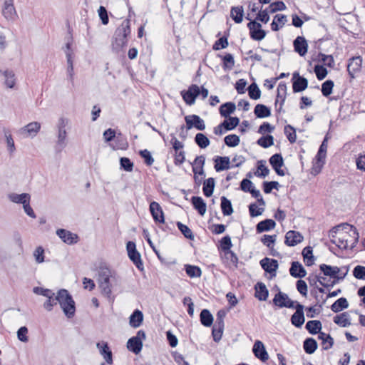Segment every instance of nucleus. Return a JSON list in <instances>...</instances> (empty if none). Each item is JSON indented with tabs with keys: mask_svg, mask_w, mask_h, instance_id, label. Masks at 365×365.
<instances>
[{
	"mask_svg": "<svg viewBox=\"0 0 365 365\" xmlns=\"http://www.w3.org/2000/svg\"><path fill=\"white\" fill-rule=\"evenodd\" d=\"M130 21L128 19H125L115 29L113 36L111 46L113 51H119L124 46H127V38L130 34Z\"/></svg>",
	"mask_w": 365,
	"mask_h": 365,
	"instance_id": "1",
	"label": "nucleus"
},
{
	"mask_svg": "<svg viewBox=\"0 0 365 365\" xmlns=\"http://www.w3.org/2000/svg\"><path fill=\"white\" fill-rule=\"evenodd\" d=\"M57 303L60 304L68 318H73L76 313L75 302L67 289H61L56 294Z\"/></svg>",
	"mask_w": 365,
	"mask_h": 365,
	"instance_id": "2",
	"label": "nucleus"
},
{
	"mask_svg": "<svg viewBox=\"0 0 365 365\" xmlns=\"http://www.w3.org/2000/svg\"><path fill=\"white\" fill-rule=\"evenodd\" d=\"M68 124V120L63 117H61L58 119L56 125L58 133H57V141L55 146L56 153H61L63 149L66 146V137L67 131L66 126Z\"/></svg>",
	"mask_w": 365,
	"mask_h": 365,
	"instance_id": "3",
	"label": "nucleus"
},
{
	"mask_svg": "<svg viewBox=\"0 0 365 365\" xmlns=\"http://www.w3.org/2000/svg\"><path fill=\"white\" fill-rule=\"evenodd\" d=\"M146 335L143 330L138 331L135 336H132L127 341V349L135 354H138L143 349V340Z\"/></svg>",
	"mask_w": 365,
	"mask_h": 365,
	"instance_id": "4",
	"label": "nucleus"
},
{
	"mask_svg": "<svg viewBox=\"0 0 365 365\" xmlns=\"http://www.w3.org/2000/svg\"><path fill=\"white\" fill-rule=\"evenodd\" d=\"M128 256L130 261L135 265L140 271H143L144 267L141 259V255L136 249V245L133 241H128L126 244Z\"/></svg>",
	"mask_w": 365,
	"mask_h": 365,
	"instance_id": "5",
	"label": "nucleus"
},
{
	"mask_svg": "<svg viewBox=\"0 0 365 365\" xmlns=\"http://www.w3.org/2000/svg\"><path fill=\"white\" fill-rule=\"evenodd\" d=\"M311 295L316 299V304L314 306L306 307L307 317L309 318H314L315 315L320 314L322 310L323 305L325 304L327 297L324 298L321 296L322 302L318 299V294L315 289H311Z\"/></svg>",
	"mask_w": 365,
	"mask_h": 365,
	"instance_id": "6",
	"label": "nucleus"
},
{
	"mask_svg": "<svg viewBox=\"0 0 365 365\" xmlns=\"http://www.w3.org/2000/svg\"><path fill=\"white\" fill-rule=\"evenodd\" d=\"M247 26L250 31V36L252 40L259 41L265 38L266 31L262 29L261 24L256 20H250Z\"/></svg>",
	"mask_w": 365,
	"mask_h": 365,
	"instance_id": "7",
	"label": "nucleus"
},
{
	"mask_svg": "<svg viewBox=\"0 0 365 365\" xmlns=\"http://www.w3.org/2000/svg\"><path fill=\"white\" fill-rule=\"evenodd\" d=\"M327 136H326L319 148L318 150L317 154L315 157L316 163L313 167V170L317 173H319L324 164L325 163V158L327 155Z\"/></svg>",
	"mask_w": 365,
	"mask_h": 365,
	"instance_id": "8",
	"label": "nucleus"
},
{
	"mask_svg": "<svg viewBox=\"0 0 365 365\" xmlns=\"http://www.w3.org/2000/svg\"><path fill=\"white\" fill-rule=\"evenodd\" d=\"M296 302L291 299H289V296L279 291L275 295L274 297L272 299V303L279 307H286L289 309H294V306L296 305Z\"/></svg>",
	"mask_w": 365,
	"mask_h": 365,
	"instance_id": "9",
	"label": "nucleus"
},
{
	"mask_svg": "<svg viewBox=\"0 0 365 365\" xmlns=\"http://www.w3.org/2000/svg\"><path fill=\"white\" fill-rule=\"evenodd\" d=\"M180 94L186 104L191 106L195 103L196 98L200 95L199 86L192 84L187 90L182 91Z\"/></svg>",
	"mask_w": 365,
	"mask_h": 365,
	"instance_id": "10",
	"label": "nucleus"
},
{
	"mask_svg": "<svg viewBox=\"0 0 365 365\" xmlns=\"http://www.w3.org/2000/svg\"><path fill=\"white\" fill-rule=\"evenodd\" d=\"M319 270L324 274V276L329 277L337 280L343 279L347 273V271L343 274L342 276H339L340 272L339 267L336 266H331L326 264H322L319 265Z\"/></svg>",
	"mask_w": 365,
	"mask_h": 365,
	"instance_id": "11",
	"label": "nucleus"
},
{
	"mask_svg": "<svg viewBox=\"0 0 365 365\" xmlns=\"http://www.w3.org/2000/svg\"><path fill=\"white\" fill-rule=\"evenodd\" d=\"M294 309L296 312L291 317V323L292 325L297 328H300L305 322L304 314V305L299 302H296V305Z\"/></svg>",
	"mask_w": 365,
	"mask_h": 365,
	"instance_id": "12",
	"label": "nucleus"
},
{
	"mask_svg": "<svg viewBox=\"0 0 365 365\" xmlns=\"http://www.w3.org/2000/svg\"><path fill=\"white\" fill-rule=\"evenodd\" d=\"M56 233L64 243L69 245L76 244L79 240V237L77 234L73 233L66 229H58Z\"/></svg>",
	"mask_w": 365,
	"mask_h": 365,
	"instance_id": "13",
	"label": "nucleus"
},
{
	"mask_svg": "<svg viewBox=\"0 0 365 365\" xmlns=\"http://www.w3.org/2000/svg\"><path fill=\"white\" fill-rule=\"evenodd\" d=\"M186 123V128L190 130L195 128L199 130H204L205 129V124L204 120L197 115L192 114L185 117Z\"/></svg>",
	"mask_w": 365,
	"mask_h": 365,
	"instance_id": "14",
	"label": "nucleus"
},
{
	"mask_svg": "<svg viewBox=\"0 0 365 365\" xmlns=\"http://www.w3.org/2000/svg\"><path fill=\"white\" fill-rule=\"evenodd\" d=\"M292 89L294 93H299L304 91L308 86V81L301 76L298 72H294L292 78Z\"/></svg>",
	"mask_w": 365,
	"mask_h": 365,
	"instance_id": "15",
	"label": "nucleus"
},
{
	"mask_svg": "<svg viewBox=\"0 0 365 365\" xmlns=\"http://www.w3.org/2000/svg\"><path fill=\"white\" fill-rule=\"evenodd\" d=\"M99 280V287L101 289V293L109 299L114 300V297H112V284L111 281L116 280L115 274L113 277H108Z\"/></svg>",
	"mask_w": 365,
	"mask_h": 365,
	"instance_id": "16",
	"label": "nucleus"
},
{
	"mask_svg": "<svg viewBox=\"0 0 365 365\" xmlns=\"http://www.w3.org/2000/svg\"><path fill=\"white\" fill-rule=\"evenodd\" d=\"M41 129V123L36 121L29 123L26 125L21 128L19 133L24 138L34 137L37 135Z\"/></svg>",
	"mask_w": 365,
	"mask_h": 365,
	"instance_id": "17",
	"label": "nucleus"
},
{
	"mask_svg": "<svg viewBox=\"0 0 365 365\" xmlns=\"http://www.w3.org/2000/svg\"><path fill=\"white\" fill-rule=\"evenodd\" d=\"M259 264L266 272L270 274L271 277L276 276V271L279 267L277 259L264 257L260 260Z\"/></svg>",
	"mask_w": 365,
	"mask_h": 365,
	"instance_id": "18",
	"label": "nucleus"
},
{
	"mask_svg": "<svg viewBox=\"0 0 365 365\" xmlns=\"http://www.w3.org/2000/svg\"><path fill=\"white\" fill-rule=\"evenodd\" d=\"M272 169L279 176H284L285 173L281 168L284 165V159L280 153H275L269 160Z\"/></svg>",
	"mask_w": 365,
	"mask_h": 365,
	"instance_id": "19",
	"label": "nucleus"
},
{
	"mask_svg": "<svg viewBox=\"0 0 365 365\" xmlns=\"http://www.w3.org/2000/svg\"><path fill=\"white\" fill-rule=\"evenodd\" d=\"M362 58L361 56H354L349 58L347 64V71L351 78H354L355 73L359 72L361 68Z\"/></svg>",
	"mask_w": 365,
	"mask_h": 365,
	"instance_id": "20",
	"label": "nucleus"
},
{
	"mask_svg": "<svg viewBox=\"0 0 365 365\" xmlns=\"http://www.w3.org/2000/svg\"><path fill=\"white\" fill-rule=\"evenodd\" d=\"M150 212L155 222L164 223L165 217L163 211L158 202L153 201L150 204Z\"/></svg>",
	"mask_w": 365,
	"mask_h": 365,
	"instance_id": "21",
	"label": "nucleus"
},
{
	"mask_svg": "<svg viewBox=\"0 0 365 365\" xmlns=\"http://www.w3.org/2000/svg\"><path fill=\"white\" fill-rule=\"evenodd\" d=\"M304 237L300 232L295 230H289L285 235L284 243L289 247H294L302 242Z\"/></svg>",
	"mask_w": 365,
	"mask_h": 365,
	"instance_id": "22",
	"label": "nucleus"
},
{
	"mask_svg": "<svg viewBox=\"0 0 365 365\" xmlns=\"http://www.w3.org/2000/svg\"><path fill=\"white\" fill-rule=\"evenodd\" d=\"M100 354L103 356L104 359L108 364H113V354L108 346V344L105 341L98 342L96 344Z\"/></svg>",
	"mask_w": 365,
	"mask_h": 365,
	"instance_id": "23",
	"label": "nucleus"
},
{
	"mask_svg": "<svg viewBox=\"0 0 365 365\" xmlns=\"http://www.w3.org/2000/svg\"><path fill=\"white\" fill-rule=\"evenodd\" d=\"M293 46L294 51L301 56H304L307 53L308 44L304 37L297 36L293 41Z\"/></svg>",
	"mask_w": 365,
	"mask_h": 365,
	"instance_id": "24",
	"label": "nucleus"
},
{
	"mask_svg": "<svg viewBox=\"0 0 365 365\" xmlns=\"http://www.w3.org/2000/svg\"><path fill=\"white\" fill-rule=\"evenodd\" d=\"M252 351L255 354V356L263 362L266 361L269 358V355L265 349V347L263 343L260 341H255Z\"/></svg>",
	"mask_w": 365,
	"mask_h": 365,
	"instance_id": "25",
	"label": "nucleus"
},
{
	"mask_svg": "<svg viewBox=\"0 0 365 365\" xmlns=\"http://www.w3.org/2000/svg\"><path fill=\"white\" fill-rule=\"evenodd\" d=\"M289 273L291 276L294 278L302 279L307 274L306 269L304 268L302 264L297 262H292L289 268Z\"/></svg>",
	"mask_w": 365,
	"mask_h": 365,
	"instance_id": "26",
	"label": "nucleus"
},
{
	"mask_svg": "<svg viewBox=\"0 0 365 365\" xmlns=\"http://www.w3.org/2000/svg\"><path fill=\"white\" fill-rule=\"evenodd\" d=\"M2 14L8 20H12L16 16V11L13 4V0L4 1Z\"/></svg>",
	"mask_w": 365,
	"mask_h": 365,
	"instance_id": "27",
	"label": "nucleus"
},
{
	"mask_svg": "<svg viewBox=\"0 0 365 365\" xmlns=\"http://www.w3.org/2000/svg\"><path fill=\"white\" fill-rule=\"evenodd\" d=\"M255 297L259 301H266L269 296V291L266 285L261 282H258L255 285Z\"/></svg>",
	"mask_w": 365,
	"mask_h": 365,
	"instance_id": "28",
	"label": "nucleus"
},
{
	"mask_svg": "<svg viewBox=\"0 0 365 365\" xmlns=\"http://www.w3.org/2000/svg\"><path fill=\"white\" fill-rule=\"evenodd\" d=\"M214 161L215 163V169L217 172L222 171L225 170H227L230 168V158L227 156L221 157V156H217Z\"/></svg>",
	"mask_w": 365,
	"mask_h": 365,
	"instance_id": "29",
	"label": "nucleus"
},
{
	"mask_svg": "<svg viewBox=\"0 0 365 365\" xmlns=\"http://www.w3.org/2000/svg\"><path fill=\"white\" fill-rule=\"evenodd\" d=\"M191 203L199 215L203 216L206 212L207 205L204 200L199 196H193L191 198Z\"/></svg>",
	"mask_w": 365,
	"mask_h": 365,
	"instance_id": "30",
	"label": "nucleus"
},
{
	"mask_svg": "<svg viewBox=\"0 0 365 365\" xmlns=\"http://www.w3.org/2000/svg\"><path fill=\"white\" fill-rule=\"evenodd\" d=\"M143 322V314L139 309H135L129 317V324L133 328L139 327Z\"/></svg>",
	"mask_w": 365,
	"mask_h": 365,
	"instance_id": "31",
	"label": "nucleus"
},
{
	"mask_svg": "<svg viewBox=\"0 0 365 365\" xmlns=\"http://www.w3.org/2000/svg\"><path fill=\"white\" fill-rule=\"evenodd\" d=\"M276 226V222L272 219H266L260 221L256 226V231L257 233L269 231L274 229Z\"/></svg>",
	"mask_w": 365,
	"mask_h": 365,
	"instance_id": "32",
	"label": "nucleus"
},
{
	"mask_svg": "<svg viewBox=\"0 0 365 365\" xmlns=\"http://www.w3.org/2000/svg\"><path fill=\"white\" fill-rule=\"evenodd\" d=\"M287 16L284 14H276L271 23V29L273 31H277L287 22Z\"/></svg>",
	"mask_w": 365,
	"mask_h": 365,
	"instance_id": "33",
	"label": "nucleus"
},
{
	"mask_svg": "<svg viewBox=\"0 0 365 365\" xmlns=\"http://www.w3.org/2000/svg\"><path fill=\"white\" fill-rule=\"evenodd\" d=\"M244 16L242 6H232L230 9V16L236 24L242 23Z\"/></svg>",
	"mask_w": 365,
	"mask_h": 365,
	"instance_id": "34",
	"label": "nucleus"
},
{
	"mask_svg": "<svg viewBox=\"0 0 365 365\" xmlns=\"http://www.w3.org/2000/svg\"><path fill=\"white\" fill-rule=\"evenodd\" d=\"M213 316L211 312L207 309H204L201 311L200 314V323L206 327H210L213 324Z\"/></svg>",
	"mask_w": 365,
	"mask_h": 365,
	"instance_id": "35",
	"label": "nucleus"
},
{
	"mask_svg": "<svg viewBox=\"0 0 365 365\" xmlns=\"http://www.w3.org/2000/svg\"><path fill=\"white\" fill-rule=\"evenodd\" d=\"M254 113L257 118H264L271 115V110L264 104H257L255 107Z\"/></svg>",
	"mask_w": 365,
	"mask_h": 365,
	"instance_id": "36",
	"label": "nucleus"
},
{
	"mask_svg": "<svg viewBox=\"0 0 365 365\" xmlns=\"http://www.w3.org/2000/svg\"><path fill=\"white\" fill-rule=\"evenodd\" d=\"M305 328L311 334H319L322 332V324L319 320H310L307 322Z\"/></svg>",
	"mask_w": 365,
	"mask_h": 365,
	"instance_id": "37",
	"label": "nucleus"
},
{
	"mask_svg": "<svg viewBox=\"0 0 365 365\" xmlns=\"http://www.w3.org/2000/svg\"><path fill=\"white\" fill-rule=\"evenodd\" d=\"M0 73H2L5 78V85L7 88H13L16 84L15 74L12 70H0Z\"/></svg>",
	"mask_w": 365,
	"mask_h": 365,
	"instance_id": "38",
	"label": "nucleus"
},
{
	"mask_svg": "<svg viewBox=\"0 0 365 365\" xmlns=\"http://www.w3.org/2000/svg\"><path fill=\"white\" fill-rule=\"evenodd\" d=\"M334 322L341 327H346L351 325L349 314L348 312H343L334 317Z\"/></svg>",
	"mask_w": 365,
	"mask_h": 365,
	"instance_id": "39",
	"label": "nucleus"
},
{
	"mask_svg": "<svg viewBox=\"0 0 365 365\" xmlns=\"http://www.w3.org/2000/svg\"><path fill=\"white\" fill-rule=\"evenodd\" d=\"M215 186V180L213 178H209L204 180L202 191L204 195L209 197L212 196Z\"/></svg>",
	"mask_w": 365,
	"mask_h": 365,
	"instance_id": "40",
	"label": "nucleus"
},
{
	"mask_svg": "<svg viewBox=\"0 0 365 365\" xmlns=\"http://www.w3.org/2000/svg\"><path fill=\"white\" fill-rule=\"evenodd\" d=\"M317 347V342L314 338H307L303 342L304 350L308 354H312L314 353Z\"/></svg>",
	"mask_w": 365,
	"mask_h": 365,
	"instance_id": "41",
	"label": "nucleus"
},
{
	"mask_svg": "<svg viewBox=\"0 0 365 365\" xmlns=\"http://www.w3.org/2000/svg\"><path fill=\"white\" fill-rule=\"evenodd\" d=\"M318 339L322 340V344L324 350L331 349L334 345V339L329 334H326L322 331L319 332L318 334Z\"/></svg>",
	"mask_w": 365,
	"mask_h": 365,
	"instance_id": "42",
	"label": "nucleus"
},
{
	"mask_svg": "<svg viewBox=\"0 0 365 365\" xmlns=\"http://www.w3.org/2000/svg\"><path fill=\"white\" fill-rule=\"evenodd\" d=\"M236 109V106L232 102H227L222 104L220 107L219 111L222 116L227 118Z\"/></svg>",
	"mask_w": 365,
	"mask_h": 365,
	"instance_id": "43",
	"label": "nucleus"
},
{
	"mask_svg": "<svg viewBox=\"0 0 365 365\" xmlns=\"http://www.w3.org/2000/svg\"><path fill=\"white\" fill-rule=\"evenodd\" d=\"M31 196L29 193L16 194L11 193L9 195V199L15 203L22 204L23 205L30 200Z\"/></svg>",
	"mask_w": 365,
	"mask_h": 365,
	"instance_id": "44",
	"label": "nucleus"
},
{
	"mask_svg": "<svg viewBox=\"0 0 365 365\" xmlns=\"http://www.w3.org/2000/svg\"><path fill=\"white\" fill-rule=\"evenodd\" d=\"M220 200V206L222 214L225 216L231 215L233 213V208L231 201L228 200L225 196H222Z\"/></svg>",
	"mask_w": 365,
	"mask_h": 365,
	"instance_id": "45",
	"label": "nucleus"
},
{
	"mask_svg": "<svg viewBox=\"0 0 365 365\" xmlns=\"http://www.w3.org/2000/svg\"><path fill=\"white\" fill-rule=\"evenodd\" d=\"M287 96V85L284 82H280L277 87V99L275 106H277L279 100H280L281 106H283Z\"/></svg>",
	"mask_w": 365,
	"mask_h": 365,
	"instance_id": "46",
	"label": "nucleus"
},
{
	"mask_svg": "<svg viewBox=\"0 0 365 365\" xmlns=\"http://www.w3.org/2000/svg\"><path fill=\"white\" fill-rule=\"evenodd\" d=\"M302 255L304 257V263L307 266H312L314 262V257L313 255L312 247L307 246L302 250Z\"/></svg>",
	"mask_w": 365,
	"mask_h": 365,
	"instance_id": "47",
	"label": "nucleus"
},
{
	"mask_svg": "<svg viewBox=\"0 0 365 365\" xmlns=\"http://www.w3.org/2000/svg\"><path fill=\"white\" fill-rule=\"evenodd\" d=\"M348 307H349V303H348L347 299L344 297H341L331 304V309L334 312L337 313L341 310H344V309L348 308Z\"/></svg>",
	"mask_w": 365,
	"mask_h": 365,
	"instance_id": "48",
	"label": "nucleus"
},
{
	"mask_svg": "<svg viewBox=\"0 0 365 365\" xmlns=\"http://www.w3.org/2000/svg\"><path fill=\"white\" fill-rule=\"evenodd\" d=\"M222 123L225 130H232L239 125L240 119L237 117L229 116L228 120H224Z\"/></svg>",
	"mask_w": 365,
	"mask_h": 365,
	"instance_id": "49",
	"label": "nucleus"
},
{
	"mask_svg": "<svg viewBox=\"0 0 365 365\" xmlns=\"http://www.w3.org/2000/svg\"><path fill=\"white\" fill-rule=\"evenodd\" d=\"M185 271L186 274L191 278L200 277L202 274V271L198 266L185 264Z\"/></svg>",
	"mask_w": 365,
	"mask_h": 365,
	"instance_id": "50",
	"label": "nucleus"
},
{
	"mask_svg": "<svg viewBox=\"0 0 365 365\" xmlns=\"http://www.w3.org/2000/svg\"><path fill=\"white\" fill-rule=\"evenodd\" d=\"M228 36L229 33H225V35L217 39L212 46V49L215 51H218L220 49L225 48L228 46Z\"/></svg>",
	"mask_w": 365,
	"mask_h": 365,
	"instance_id": "51",
	"label": "nucleus"
},
{
	"mask_svg": "<svg viewBox=\"0 0 365 365\" xmlns=\"http://www.w3.org/2000/svg\"><path fill=\"white\" fill-rule=\"evenodd\" d=\"M195 142L202 149L207 148L210 143L209 138L202 133L196 134Z\"/></svg>",
	"mask_w": 365,
	"mask_h": 365,
	"instance_id": "52",
	"label": "nucleus"
},
{
	"mask_svg": "<svg viewBox=\"0 0 365 365\" xmlns=\"http://www.w3.org/2000/svg\"><path fill=\"white\" fill-rule=\"evenodd\" d=\"M257 143L264 148H267L274 145V137L269 134L263 135L257 140Z\"/></svg>",
	"mask_w": 365,
	"mask_h": 365,
	"instance_id": "53",
	"label": "nucleus"
},
{
	"mask_svg": "<svg viewBox=\"0 0 365 365\" xmlns=\"http://www.w3.org/2000/svg\"><path fill=\"white\" fill-rule=\"evenodd\" d=\"M265 161L263 160L257 161V171L255 175L259 178H265L269 173V170L265 165Z\"/></svg>",
	"mask_w": 365,
	"mask_h": 365,
	"instance_id": "54",
	"label": "nucleus"
},
{
	"mask_svg": "<svg viewBox=\"0 0 365 365\" xmlns=\"http://www.w3.org/2000/svg\"><path fill=\"white\" fill-rule=\"evenodd\" d=\"M247 91L250 98L253 100H257L261 96V91L255 82L249 86Z\"/></svg>",
	"mask_w": 365,
	"mask_h": 365,
	"instance_id": "55",
	"label": "nucleus"
},
{
	"mask_svg": "<svg viewBox=\"0 0 365 365\" xmlns=\"http://www.w3.org/2000/svg\"><path fill=\"white\" fill-rule=\"evenodd\" d=\"M4 135L6 138L8 150L10 154H12L16 150L14 140L12 138V135H11L10 131L8 129L4 128Z\"/></svg>",
	"mask_w": 365,
	"mask_h": 365,
	"instance_id": "56",
	"label": "nucleus"
},
{
	"mask_svg": "<svg viewBox=\"0 0 365 365\" xmlns=\"http://www.w3.org/2000/svg\"><path fill=\"white\" fill-rule=\"evenodd\" d=\"M178 228L181 232V233L184 235V237L189 240H194V235L192 230L185 225L182 224L180 222H177L176 223Z\"/></svg>",
	"mask_w": 365,
	"mask_h": 365,
	"instance_id": "57",
	"label": "nucleus"
},
{
	"mask_svg": "<svg viewBox=\"0 0 365 365\" xmlns=\"http://www.w3.org/2000/svg\"><path fill=\"white\" fill-rule=\"evenodd\" d=\"M321 278H322V277L320 275L311 274H309L307 279L308 280L309 285L311 287H313L314 289H315V287H317V282H319V284L322 285L324 287H327L328 284L324 283L323 281H321Z\"/></svg>",
	"mask_w": 365,
	"mask_h": 365,
	"instance_id": "58",
	"label": "nucleus"
},
{
	"mask_svg": "<svg viewBox=\"0 0 365 365\" xmlns=\"http://www.w3.org/2000/svg\"><path fill=\"white\" fill-rule=\"evenodd\" d=\"M284 134L290 143H294L297 140L295 128L291 125H287L284 128Z\"/></svg>",
	"mask_w": 365,
	"mask_h": 365,
	"instance_id": "59",
	"label": "nucleus"
},
{
	"mask_svg": "<svg viewBox=\"0 0 365 365\" xmlns=\"http://www.w3.org/2000/svg\"><path fill=\"white\" fill-rule=\"evenodd\" d=\"M222 67L225 70L229 69L231 70L235 66V59L232 54L227 53L226 55L222 56Z\"/></svg>",
	"mask_w": 365,
	"mask_h": 365,
	"instance_id": "60",
	"label": "nucleus"
},
{
	"mask_svg": "<svg viewBox=\"0 0 365 365\" xmlns=\"http://www.w3.org/2000/svg\"><path fill=\"white\" fill-rule=\"evenodd\" d=\"M334 83L331 80L325 81L322 85V93L325 97H328L331 94Z\"/></svg>",
	"mask_w": 365,
	"mask_h": 365,
	"instance_id": "61",
	"label": "nucleus"
},
{
	"mask_svg": "<svg viewBox=\"0 0 365 365\" xmlns=\"http://www.w3.org/2000/svg\"><path fill=\"white\" fill-rule=\"evenodd\" d=\"M46 297L48 299L43 303V308L48 312H51L53 309V306L57 304L56 295L55 296V293L52 292L51 294Z\"/></svg>",
	"mask_w": 365,
	"mask_h": 365,
	"instance_id": "62",
	"label": "nucleus"
},
{
	"mask_svg": "<svg viewBox=\"0 0 365 365\" xmlns=\"http://www.w3.org/2000/svg\"><path fill=\"white\" fill-rule=\"evenodd\" d=\"M226 145L228 147H235L239 145L240 139V137L235 134H230L224 138Z\"/></svg>",
	"mask_w": 365,
	"mask_h": 365,
	"instance_id": "63",
	"label": "nucleus"
},
{
	"mask_svg": "<svg viewBox=\"0 0 365 365\" xmlns=\"http://www.w3.org/2000/svg\"><path fill=\"white\" fill-rule=\"evenodd\" d=\"M314 71L319 81L324 79L328 73L327 69L324 66L319 64L315 65Z\"/></svg>",
	"mask_w": 365,
	"mask_h": 365,
	"instance_id": "64",
	"label": "nucleus"
}]
</instances>
